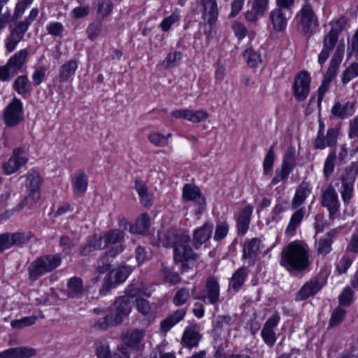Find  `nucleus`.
<instances>
[{
  "mask_svg": "<svg viewBox=\"0 0 358 358\" xmlns=\"http://www.w3.org/2000/svg\"><path fill=\"white\" fill-rule=\"evenodd\" d=\"M280 264L288 271H303L310 264L308 251L299 243L292 242L282 250Z\"/></svg>",
  "mask_w": 358,
  "mask_h": 358,
  "instance_id": "f257e3e1",
  "label": "nucleus"
},
{
  "mask_svg": "<svg viewBox=\"0 0 358 358\" xmlns=\"http://www.w3.org/2000/svg\"><path fill=\"white\" fill-rule=\"evenodd\" d=\"M62 263L59 255H46L33 261L28 268L29 279L35 281L41 276L57 268Z\"/></svg>",
  "mask_w": 358,
  "mask_h": 358,
  "instance_id": "f03ea898",
  "label": "nucleus"
},
{
  "mask_svg": "<svg viewBox=\"0 0 358 358\" xmlns=\"http://www.w3.org/2000/svg\"><path fill=\"white\" fill-rule=\"evenodd\" d=\"M298 29L308 37L315 33L318 26V19L311 4L306 2L296 15Z\"/></svg>",
  "mask_w": 358,
  "mask_h": 358,
  "instance_id": "7ed1b4c3",
  "label": "nucleus"
},
{
  "mask_svg": "<svg viewBox=\"0 0 358 358\" xmlns=\"http://www.w3.org/2000/svg\"><path fill=\"white\" fill-rule=\"evenodd\" d=\"M23 177L26 178L25 187L27 195L24 199L25 205H32L38 202L41 197V186L43 183V178L35 169H31Z\"/></svg>",
  "mask_w": 358,
  "mask_h": 358,
  "instance_id": "20e7f679",
  "label": "nucleus"
},
{
  "mask_svg": "<svg viewBox=\"0 0 358 358\" xmlns=\"http://www.w3.org/2000/svg\"><path fill=\"white\" fill-rule=\"evenodd\" d=\"M277 8L271 10L269 15L273 29L278 32L283 31L287 27V20L292 15L291 6L293 4H285L276 0Z\"/></svg>",
  "mask_w": 358,
  "mask_h": 358,
  "instance_id": "39448f33",
  "label": "nucleus"
},
{
  "mask_svg": "<svg viewBox=\"0 0 358 358\" xmlns=\"http://www.w3.org/2000/svg\"><path fill=\"white\" fill-rule=\"evenodd\" d=\"M23 119V106L22 101L14 98L7 106L3 113V120L7 127H12L19 124Z\"/></svg>",
  "mask_w": 358,
  "mask_h": 358,
  "instance_id": "423d86ee",
  "label": "nucleus"
},
{
  "mask_svg": "<svg viewBox=\"0 0 358 358\" xmlns=\"http://www.w3.org/2000/svg\"><path fill=\"white\" fill-rule=\"evenodd\" d=\"M31 236L24 232L4 233L0 235V253L13 246L22 247L27 244Z\"/></svg>",
  "mask_w": 358,
  "mask_h": 358,
  "instance_id": "0eeeda50",
  "label": "nucleus"
},
{
  "mask_svg": "<svg viewBox=\"0 0 358 358\" xmlns=\"http://www.w3.org/2000/svg\"><path fill=\"white\" fill-rule=\"evenodd\" d=\"M213 305L220 301V284L214 276H209L206 279L205 287L199 296L196 297Z\"/></svg>",
  "mask_w": 358,
  "mask_h": 358,
  "instance_id": "6e6552de",
  "label": "nucleus"
},
{
  "mask_svg": "<svg viewBox=\"0 0 358 358\" xmlns=\"http://www.w3.org/2000/svg\"><path fill=\"white\" fill-rule=\"evenodd\" d=\"M188 243L180 244L173 250V261L175 263H182V271L189 268L188 262H195L199 259V255L193 252Z\"/></svg>",
  "mask_w": 358,
  "mask_h": 358,
  "instance_id": "1a4fd4ad",
  "label": "nucleus"
},
{
  "mask_svg": "<svg viewBox=\"0 0 358 358\" xmlns=\"http://www.w3.org/2000/svg\"><path fill=\"white\" fill-rule=\"evenodd\" d=\"M326 281L320 275H316L305 283L296 294V301H303L317 294L325 285Z\"/></svg>",
  "mask_w": 358,
  "mask_h": 358,
  "instance_id": "9d476101",
  "label": "nucleus"
},
{
  "mask_svg": "<svg viewBox=\"0 0 358 358\" xmlns=\"http://www.w3.org/2000/svg\"><path fill=\"white\" fill-rule=\"evenodd\" d=\"M310 76L306 71H301L296 76L294 83V93L299 101H304L310 92Z\"/></svg>",
  "mask_w": 358,
  "mask_h": 358,
  "instance_id": "9b49d317",
  "label": "nucleus"
},
{
  "mask_svg": "<svg viewBox=\"0 0 358 358\" xmlns=\"http://www.w3.org/2000/svg\"><path fill=\"white\" fill-rule=\"evenodd\" d=\"M189 236L185 232L179 229H171L165 233L162 245L164 247L173 248L175 250L178 245L189 243Z\"/></svg>",
  "mask_w": 358,
  "mask_h": 358,
  "instance_id": "f8f14e48",
  "label": "nucleus"
},
{
  "mask_svg": "<svg viewBox=\"0 0 358 358\" xmlns=\"http://www.w3.org/2000/svg\"><path fill=\"white\" fill-rule=\"evenodd\" d=\"M321 204L326 207L330 215H334L339 210L340 203L335 189L329 185L322 194Z\"/></svg>",
  "mask_w": 358,
  "mask_h": 358,
  "instance_id": "ddd939ff",
  "label": "nucleus"
},
{
  "mask_svg": "<svg viewBox=\"0 0 358 358\" xmlns=\"http://www.w3.org/2000/svg\"><path fill=\"white\" fill-rule=\"evenodd\" d=\"M182 199L186 201H194L199 206V210H205L206 201L199 187L192 184H185L182 189Z\"/></svg>",
  "mask_w": 358,
  "mask_h": 358,
  "instance_id": "4468645a",
  "label": "nucleus"
},
{
  "mask_svg": "<svg viewBox=\"0 0 358 358\" xmlns=\"http://www.w3.org/2000/svg\"><path fill=\"white\" fill-rule=\"evenodd\" d=\"M124 249V245H118L107 250L97 261L96 272L99 274H103L109 271L111 267V261L110 259L115 258L120 254Z\"/></svg>",
  "mask_w": 358,
  "mask_h": 358,
  "instance_id": "2eb2a0df",
  "label": "nucleus"
},
{
  "mask_svg": "<svg viewBox=\"0 0 358 358\" xmlns=\"http://www.w3.org/2000/svg\"><path fill=\"white\" fill-rule=\"evenodd\" d=\"M28 54L29 52L27 49H22L15 52L8 59L6 64L11 70L12 76L17 74L19 71H24L26 69Z\"/></svg>",
  "mask_w": 358,
  "mask_h": 358,
  "instance_id": "dca6fc26",
  "label": "nucleus"
},
{
  "mask_svg": "<svg viewBox=\"0 0 358 358\" xmlns=\"http://www.w3.org/2000/svg\"><path fill=\"white\" fill-rule=\"evenodd\" d=\"M345 50L344 44H339L331 60L329 68L324 76V78L332 81L336 76L338 69L342 62Z\"/></svg>",
  "mask_w": 358,
  "mask_h": 358,
  "instance_id": "f3484780",
  "label": "nucleus"
},
{
  "mask_svg": "<svg viewBox=\"0 0 358 358\" xmlns=\"http://www.w3.org/2000/svg\"><path fill=\"white\" fill-rule=\"evenodd\" d=\"M203 19L208 25L213 26L217 20L219 10L216 0H201Z\"/></svg>",
  "mask_w": 358,
  "mask_h": 358,
  "instance_id": "a211bd4d",
  "label": "nucleus"
},
{
  "mask_svg": "<svg viewBox=\"0 0 358 358\" xmlns=\"http://www.w3.org/2000/svg\"><path fill=\"white\" fill-rule=\"evenodd\" d=\"M213 229V224L206 222L202 227L196 229L193 233V245L196 249L209 240Z\"/></svg>",
  "mask_w": 358,
  "mask_h": 358,
  "instance_id": "6ab92c4d",
  "label": "nucleus"
},
{
  "mask_svg": "<svg viewBox=\"0 0 358 358\" xmlns=\"http://www.w3.org/2000/svg\"><path fill=\"white\" fill-rule=\"evenodd\" d=\"M27 31L18 24L14 28L10 29V34L5 40V47L7 52H12L16 48L17 44L23 39Z\"/></svg>",
  "mask_w": 358,
  "mask_h": 358,
  "instance_id": "aec40b11",
  "label": "nucleus"
},
{
  "mask_svg": "<svg viewBox=\"0 0 358 358\" xmlns=\"http://www.w3.org/2000/svg\"><path fill=\"white\" fill-rule=\"evenodd\" d=\"M261 241L257 238H253L247 241L243 249V259L249 260L250 265H254L259 255Z\"/></svg>",
  "mask_w": 358,
  "mask_h": 358,
  "instance_id": "412c9836",
  "label": "nucleus"
},
{
  "mask_svg": "<svg viewBox=\"0 0 358 358\" xmlns=\"http://www.w3.org/2000/svg\"><path fill=\"white\" fill-rule=\"evenodd\" d=\"M36 350L29 347H17L0 352V358H30L36 355Z\"/></svg>",
  "mask_w": 358,
  "mask_h": 358,
  "instance_id": "4be33fe9",
  "label": "nucleus"
},
{
  "mask_svg": "<svg viewBox=\"0 0 358 358\" xmlns=\"http://www.w3.org/2000/svg\"><path fill=\"white\" fill-rule=\"evenodd\" d=\"M252 211L253 208L250 206L245 207L241 211L236 220L238 235L244 236L247 233L250 223Z\"/></svg>",
  "mask_w": 358,
  "mask_h": 358,
  "instance_id": "5701e85b",
  "label": "nucleus"
},
{
  "mask_svg": "<svg viewBox=\"0 0 358 358\" xmlns=\"http://www.w3.org/2000/svg\"><path fill=\"white\" fill-rule=\"evenodd\" d=\"M311 193V186L308 182L303 181L296 188L292 200V208L296 209L301 206Z\"/></svg>",
  "mask_w": 358,
  "mask_h": 358,
  "instance_id": "b1692460",
  "label": "nucleus"
},
{
  "mask_svg": "<svg viewBox=\"0 0 358 358\" xmlns=\"http://www.w3.org/2000/svg\"><path fill=\"white\" fill-rule=\"evenodd\" d=\"M125 233L122 229H111L106 232L101 236L102 242H103V248L113 245L115 247L118 245H123L122 242L124 238Z\"/></svg>",
  "mask_w": 358,
  "mask_h": 358,
  "instance_id": "393cba45",
  "label": "nucleus"
},
{
  "mask_svg": "<svg viewBox=\"0 0 358 358\" xmlns=\"http://www.w3.org/2000/svg\"><path fill=\"white\" fill-rule=\"evenodd\" d=\"M338 130L335 128L329 129L327 136H317L314 141V147L316 149H324L327 146H331L336 143Z\"/></svg>",
  "mask_w": 358,
  "mask_h": 358,
  "instance_id": "a878e982",
  "label": "nucleus"
},
{
  "mask_svg": "<svg viewBox=\"0 0 358 358\" xmlns=\"http://www.w3.org/2000/svg\"><path fill=\"white\" fill-rule=\"evenodd\" d=\"M122 323V319L118 315H114L111 311L109 314L99 318L94 324L93 327L96 330H106L109 327L117 326Z\"/></svg>",
  "mask_w": 358,
  "mask_h": 358,
  "instance_id": "bb28decb",
  "label": "nucleus"
},
{
  "mask_svg": "<svg viewBox=\"0 0 358 358\" xmlns=\"http://www.w3.org/2000/svg\"><path fill=\"white\" fill-rule=\"evenodd\" d=\"M135 189L140 197V202L143 206L149 207L152 205L153 194L148 192L146 185L141 179H136Z\"/></svg>",
  "mask_w": 358,
  "mask_h": 358,
  "instance_id": "cd10ccee",
  "label": "nucleus"
},
{
  "mask_svg": "<svg viewBox=\"0 0 358 358\" xmlns=\"http://www.w3.org/2000/svg\"><path fill=\"white\" fill-rule=\"evenodd\" d=\"M115 308L110 310L114 315H118L122 321L123 317L127 316L131 310V305L130 299L127 296L118 297L114 303Z\"/></svg>",
  "mask_w": 358,
  "mask_h": 358,
  "instance_id": "c85d7f7f",
  "label": "nucleus"
},
{
  "mask_svg": "<svg viewBox=\"0 0 358 358\" xmlns=\"http://www.w3.org/2000/svg\"><path fill=\"white\" fill-rule=\"evenodd\" d=\"M78 69V61L70 59L63 64L59 70L58 80L60 83H64L73 76Z\"/></svg>",
  "mask_w": 358,
  "mask_h": 358,
  "instance_id": "c756f323",
  "label": "nucleus"
},
{
  "mask_svg": "<svg viewBox=\"0 0 358 358\" xmlns=\"http://www.w3.org/2000/svg\"><path fill=\"white\" fill-rule=\"evenodd\" d=\"M145 336V331L141 329H133L128 331L123 336L124 344L133 348H138L140 343Z\"/></svg>",
  "mask_w": 358,
  "mask_h": 358,
  "instance_id": "7c9ffc66",
  "label": "nucleus"
},
{
  "mask_svg": "<svg viewBox=\"0 0 358 358\" xmlns=\"http://www.w3.org/2000/svg\"><path fill=\"white\" fill-rule=\"evenodd\" d=\"M84 293L83 280L79 277H72L67 282V295L71 298H79Z\"/></svg>",
  "mask_w": 358,
  "mask_h": 358,
  "instance_id": "2f4dec72",
  "label": "nucleus"
},
{
  "mask_svg": "<svg viewBox=\"0 0 358 358\" xmlns=\"http://www.w3.org/2000/svg\"><path fill=\"white\" fill-rule=\"evenodd\" d=\"M201 339V336L197 331L191 327H187L183 333L182 342L185 347L192 348L199 345Z\"/></svg>",
  "mask_w": 358,
  "mask_h": 358,
  "instance_id": "473e14b6",
  "label": "nucleus"
},
{
  "mask_svg": "<svg viewBox=\"0 0 358 358\" xmlns=\"http://www.w3.org/2000/svg\"><path fill=\"white\" fill-rule=\"evenodd\" d=\"M355 102L348 101L345 104L336 102L331 109V113L333 115L341 118L351 116L355 112Z\"/></svg>",
  "mask_w": 358,
  "mask_h": 358,
  "instance_id": "72a5a7b5",
  "label": "nucleus"
},
{
  "mask_svg": "<svg viewBox=\"0 0 358 358\" xmlns=\"http://www.w3.org/2000/svg\"><path fill=\"white\" fill-rule=\"evenodd\" d=\"M150 227V216L147 213H143L136 220V222L130 227V231L145 235L148 233Z\"/></svg>",
  "mask_w": 358,
  "mask_h": 358,
  "instance_id": "f704fd0d",
  "label": "nucleus"
},
{
  "mask_svg": "<svg viewBox=\"0 0 358 358\" xmlns=\"http://www.w3.org/2000/svg\"><path fill=\"white\" fill-rule=\"evenodd\" d=\"M186 314L183 308L178 309L173 314L162 321L161 328L164 331H169L175 324L181 321Z\"/></svg>",
  "mask_w": 358,
  "mask_h": 358,
  "instance_id": "c9c22d12",
  "label": "nucleus"
},
{
  "mask_svg": "<svg viewBox=\"0 0 358 358\" xmlns=\"http://www.w3.org/2000/svg\"><path fill=\"white\" fill-rule=\"evenodd\" d=\"M28 159H15L10 157L8 161L1 165L2 170L6 175H10L17 171L22 166L25 165Z\"/></svg>",
  "mask_w": 358,
  "mask_h": 358,
  "instance_id": "e433bc0d",
  "label": "nucleus"
},
{
  "mask_svg": "<svg viewBox=\"0 0 358 358\" xmlns=\"http://www.w3.org/2000/svg\"><path fill=\"white\" fill-rule=\"evenodd\" d=\"M304 215L305 210L303 208L296 210L294 213L285 229V234L287 236H293L296 234V230L302 222L304 217Z\"/></svg>",
  "mask_w": 358,
  "mask_h": 358,
  "instance_id": "4c0bfd02",
  "label": "nucleus"
},
{
  "mask_svg": "<svg viewBox=\"0 0 358 358\" xmlns=\"http://www.w3.org/2000/svg\"><path fill=\"white\" fill-rule=\"evenodd\" d=\"M336 234V231L332 230L327 234H325V236L320 239L318 242V246H317V252L320 255H322L323 256L329 254L331 250V245L333 243V237L335 236Z\"/></svg>",
  "mask_w": 358,
  "mask_h": 358,
  "instance_id": "58836bf2",
  "label": "nucleus"
},
{
  "mask_svg": "<svg viewBox=\"0 0 358 358\" xmlns=\"http://www.w3.org/2000/svg\"><path fill=\"white\" fill-rule=\"evenodd\" d=\"M73 189L75 194H83L87 187V179L83 171H79L75 174L72 180Z\"/></svg>",
  "mask_w": 358,
  "mask_h": 358,
  "instance_id": "ea45409f",
  "label": "nucleus"
},
{
  "mask_svg": "<svg viewBox=\"0 0 358 358\" xmlns=\"http://www.w3.org/2000/svg\"><path fill=\"white\" fill-rule=\"evenodd\" d=\"M247 274L246 267L242 266L237 269L230 280V287L235 291H238L243 285Z\"/></svg>",
  "mask_w": 358,
  "mask_h": 358,
  "instance_id": "a19ab883",
  "label": "nucleus"
},
{
  "mask_svg": "<svg viewBox=\"0 0 358 358\" xmlns=\"http://www.w3.org/2000/svg\"><path fill=\"white\" fill-rule=\"evenodd\" d=\"M13 87L21 95L29 94L31 91V85L26 75L17 77L13 83Z\"/></svg>",
  "mask_w": 358,
  "mask_h": 358,
  "instance_id": "79ce46f5",
  "label": "nucleus"
},
{
  "mask_svg": "<svg viewBox=\"0 0 358 358\" xmlns=\"http://www.w3.org/2000/svg\"><path fill=\"white\" fill-rule=\"evenodd\" d=\"M131 271V269L130 266H120L110 272V279L113 280L116 284L123 282L127 278Z\"/></svg>",
  "mask_w": 358,
  "mask_h": 358,
  "instance_id": "37998d69",
  "label": "nucleus"
},
{
  "mask_svg": "<svg viewBox=\"0 0 358 358\" xmlns=\"http://www.w3.org/2000/svg\"><path fill=\"white\" fill-rule=\"evenodd\" d=\"M102 249H104V248L102 244L101 237L100 236L97 238L96 236H92L87 240L86 245L82 247L80 254L85 256L95 250Z\"/></svg>",
  "mask_w": 358,
  "mask_h": 358,
  "instance_id": "c03bdc74",
  "label": "nucleus"
},
{
  "mask_svg": "<svg viewBox=\"0 0 358 358\" xmlns=\"http://www.w3.org/2000/svg\"><path fill=\"white\" fill-rule=\"evenodd\" d=\"M292 170L293 169L291 168L290 165L285 162L282 163L280 169L275 170V175L271 180V185H276L280 182L287 181Z\"/></svg>",
  "mask_w": 358,
  "mask_h": 358,
  "instance_id": "a18cd8bd",
  "label": "nucleus"
},
{
  "mask_svg": "<svg viewBox=\"0 0 358 358\" xmlns=\"http://www.w3.org/2000/svg\"><path fill=\"white\" fill-rule=\"evenodd\" d=\"M113 3L110 0H99L97 2L96 17L100 20L110 14Z\"/></svg>",
  "mask_w": 358,
  "mask_h": 358,
  "instance_id": "49530a36",
  "label": "nucleus"
},
{
  "mask_svg": "<svg viewBox=\"0 0 358 358\" xmlns=\"http://www.w3.org/2000/svg\"><path fill=\"white\" fill-rule=\"evenodd\" d=\"M161 273L165 282L176 285L180 282L181 278L179 274L164 266V264L162 265Z\"/></svg>",
  "mask_w": 358,
  "mask_h": 358,
  "instance_id": "de8ad7c7",
  "label": "nucleus"
},
{
  "mask_svg": "<svg viewBox=\"0 0 358 358\" xmlns=\"http://www.w3.org/2000/svg\"><path fill=\"white\" fill-rule=\"evenodd\" d=\"M135 306L138 312L143 316H150L153 314L150 301L145 299L141 297L136 298Z\"/></svg>",
  "mask_w": 358,
  "mask_h": 358,
  "instance_id": "09e8293b",
  "label": "nucleus"
},
{
  "mask_svg": "<svg viewBox=\"0 0 358 358\" xmlns=\"http://www.w3.org/2000/svg\"><path fill=\"white\" fill-rule=\"evenodd\" d=\"M358 76V64H351L343 73L342 83L345 85Z\"/></svg>",
  "mask_w": 358,
  "mask_h": 358,
  "instance_id": "8fccbe9b",
  "label": "nucleus"
},
{
  "mask_svg": "<svg viewBox=\"0 0 358 358\" xmlns=\"http://www.w3.org/2000/svg\"><path fill=\"white\" fill-rule=\"evenodd\" d=\"M36 316L24 317L19 320H14L11 321L10 326L13 329H23L27 327L33 325L36 321Z\"/></svg>",
  "mask_w": 358,
  "mask_h": 358,
  "instance_id": "3c124183",
  "label": "nucleus"
},
{
  "mask_svg": "<svg viewBox=\"0 0 358 358\" xmlns=\"http://www.w3.org/2000/svg\"><path fill=\"white\" fill-rule=\"evenodd\" d=\"M244 57L246 59L248 64L251 67H256L262 62L260 54L252 49H247L244 52Z\"/></svg>",
  "mask_w": 358,
  "mask_h": 358,
  "instance_id": "603ef678",
  "label": "nucleus"
},
{
  "mask_svg": "<svg viewBox=\"0 0 358 358\" xmlns=\"http://www.w3.org/2000/svg\"><path fill=\"white\" fill-rule=\"evenodd\" d=\"M342 190L341 192L343 201L345 203H349L353 193V182L342 180Z\"/></svg>",
  "mask_w": 358,
  "mask_h": 358,
  "instance_id": "864d4df0",
  "label": "nucleus"
},
{
  "mask_svg": "<svg viewBox=\"0 0 358 358\" xmlns=\"http://www.w3.org/2000/svg\"><path fill=\"white\" fill-rule=\"evenodd\" d=\"M336 157V152H331L324 162L323 173L326 178H328L334 172Z\"/></svg>",
  "mask_w": 358,
  "mask_h": 358,
  "instance_id": "5fc2aeb1",
  "label": "nucleus"
},
{
  "mask_svg": "<svg viewBox=\"0 0 358 358\" xmlns=\"http://www.w3.org/2000/svg\"><path fill=\"white\" fill-rule=\"evenodd\" d=\"M180 18V16L178 12H173L172 14L165 17L160 23L159 27L164 32L169 31L171 26L175 23L178 22Z\"/></svg>",
  "mask_w": 358,
  "mask_h": 358,
  "instance_id": "6e6d98bb",
  "label": "nucleus"
},
{
  "mask_svg": "<svg viewBox=\"0 0 358 358\" xmlns=\"http://www.w3.org/2000/svg\"><path fill=\"white\" fill-rule=\"evenodd\" d=\"M354 292L350 287H345L338 296L339 304L350 306L353 302Z\"/></svg>",
  "mask_w": 358,
  "mask_h": 358,
  "instance_id": "4d7b16f0",
  "label": "nucleus"
},
{
  "mask_svg": "<svg viewBox=\"0 0 358 358\" xmlns=\"http://www.w3.org/2000/svg\"><path fill=\"white\" fill-rule=\"evenodd\" d=\"M352 264V259L345 253L336 264V270L339 274L345 273Z\"/></svg>",
  "mask_w": 358,
  "mask_h": 358,
  "instance_id": "13d9d810",
  "label": "nucleus"
},
{
  "mask_svg": "<svg viewBox=\"0 0 358 358\" xmlns=\"http://www.w3.org/2000/svg\"><path fill=\"white\" fill-rule=\"evenodd\" d=\"M189 298V290L186 288H180L179 289L173 298V303L177 306H180L185 304Z\"/></svg>",
  "mask_w": 358,
  "mask_h": 358,
  "instance_id": "bf43d9fd",
  "label": "nucleus"
},
{
  "mask_svg": "<svg viewBox=\"0 0 358 358\" xmlns=\"http://www.w3.org/2000/svg\"><path fill=\"white\" fill-rule=\"evenodd\" d=\"M275 159V152L273 146H271L263 162L264 173L267 175L271 171Z\"/></svg>",
  "mask_w": 358,
  "mask_h": 358,
  "instance_id": "052dcab7",
  "label": "nucleus"
},
{
  "mask_svg": "<svg viewBox=\"0 0 358 358\" xmlns=\"http://www.w3.org/2000/svg\"><path fill=\"white\" fill-rule=\"evenodd\" d=\"M102 24L101 20H96L89 24L87 29V37L89 39L94 40L101 33Z\"/></svg>",
  "mask_w": 358,
  "mask_h": 358,
  "instance_id": "680f3d73",
  "label": "nucleus"
},
{
  "mask_svg": "<svg viewBox=\"0 0 358 358\" xmlns=\"http://www.w3.org/2000/svg\"><path fill=\"white\" fill-rule=\"evenodd\" d=\"M346 311L341 307H337L332 313L329 325L334 327L338 325L343 320Z\"/></svg>",
  "mask_w": 358,
  "mask_h": 358,
  "instance_id": "e2e57ef3",
  "label": "nucleus"
},
{
  "mask_svg": "<svg viewBox=\"0 0 358 358\" xmlns=\"http://www.w3.org/2000/svg\"><path fill=\"white\" fill-rule=\"evenodd\" d=\"M143 292V286L141 282H136L128 285L125 290V295L129 298L136 297Z\"/></svg>",
  "mask_w": 358,
  "mask_h": 358,
  "instance_id": "0e129e2a",
  "label": "nucleus"
},
{
  "mask_svg": "<svg viewBox=\"0 0 358 358\" xmlns=\"http://www.w3.org/2000/svg\"><path fill=\"white\" fill-rule=\"evenodd\" d=\"M96 355L98 358H113L106 342L101 341L96 343Z\"/></svg>",
  "mask_w": 358,
  "mask_h": 358,
  "instance_id": "69168bd1",
  "label": "nucleus"
},
{
  "mask_svg": "<svg viewBox=\"0 0 358 358\" xmlns=\"http://www.w3.org/2000/svg\"><path fill=\"white\" fill-rule=\"evenodd\" d=\"M338 35L329 31L323 38V48L332 50L338 41Z\"/></svg>",
  "mask_w": 358,
  "mask_h": 358,
  "instance_id": "338daca9",
  "label": "nucleus"
},
{
  "mask_svg": "<svg viewBox=\"0 0 358 358\" xmlns=\"http://www.w3.org/2000/svg\"><path fill=\"white\" fill-rule=\"evenodd\" d=\"M148 139L150 142L159 147H164L168 145L169 140H167V137H165L164 135L158 133L154 132L149 135Z\"/></svg>",
  "mask_w": 358,
  "mask_h": 358,
  "instance_id": "774afa93",
  "label": "nucleus"
}]
</instances>
